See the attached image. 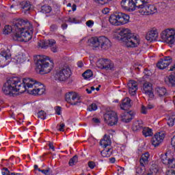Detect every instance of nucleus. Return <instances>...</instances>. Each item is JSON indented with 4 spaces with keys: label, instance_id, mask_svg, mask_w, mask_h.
Returning a JSON list of instances; mask_svg holds the SVG:
<instances>
[{
    "label": "nucleus",
    "instance_id": "1",
    "mask_svg": "<svg viewBox=\"0 0 175 175\" xmlns=\"http://www.w3.org/2000/svg\"><path fill=\"white\" fill-rule=\"evenodd\" d=\"M14 31L13 40L16 42H29L32 39L33 27L29 21L24 19H16L13 21L12 26L6 25L3 29L4 35H9Z\"/></svg>",
    "mask_w": 175,
    "mask_h": 175
},
{
    "label": "nucleus",
    "instance_id": "2",
    "mask_svg": "<svg viewBox=\"0 0 175 175\" xmlns=\"http://www.w3.org/2000/svg\"><path fill=\"white\" fill-rule=\"evenodd\" d=\"M15 84L16 94H24L27 91L31 95H43L46 91L43 85L30 78H24L22 83L15 78Z\"/></svg>",
    "mask_w": 175,
    "mask_h": 175
},
{
    "label": "nucleus",
    "instance_id": "3",
    "mask_svg": "<svg viewBox=\"0 0 175 175\" xmlns=\"http://www.w3.org/2000/svg\"><path fill=\"white\" fill-rule=\"evenodd\" d=\"M37 59L36 70L40 75H47V73H50V72L53 70V68H54V62L50 60L49 57L40 55H38Z\"/></svg>",
    "mask_w": 175,
    "mask_h": 175
},
{
    "label": "nucleus",
    "instance_id": "4",
    "mask_svg": "<svg viewBox=\"0 0 175 175\" xmlns=\"http://www.w3.org/2000/svg\"><path fill=\"white\" fill-rule=\"evenodd\" d=\"M118 38L126 43L127 47H137L139 46V38L134 36L129 29H122L118 33Z\"/></svg>",
    "mask_w": 175,
    "mask_h": 175
},
{
    "label": "nucleus",
    "instance_id": "5",
    "mask_svg": "<svg viewBox=\"0 0 175 175\" xmlns=\"http://www.w3.org/2000/svg\"><path fill=\"white\" fill-rule=\"evenodd\" d=\"M90 42L93 47H96V49L100 47L102 50H107L111 47V42L106 36L92 38L90 40Z\"/></svg>",
    "mask_w": 175,
    "mask_h": 175
},
{
    "label": "nucleus",
    "instance_id": "6",
    "mask_svg": "<svg viewBox=\"0 0 175 175\" xmlns=\"http://www.w3.org/2000/svg\"><path fill=\"white\" fill-rule=\"evenodd\" d=\"M71 75L72 70H70V68L68 66H64L55 70L54 78L59 81H66Z\"/></svg>",
    "mask_w": 175,
    "mask_h": 175
},
{
    "label": "nucleus",
    "instance_id": "7",
    "mask_svg": "<svg viewBox=\"0 0 175 175\" xmlns=\"http://www.w3.org/2000/svg\"><path fill=\"white\" fill-rule=\"evenodd\" d=\"M3 93L8 96H16V78H10L3 85Z\"/></svg>",
    "mask_w": 175,
    "mask_h": 175
},
{
    "label": "nucleus",
    "instance_id": "8",
    "mask_svg": "<svg viewBox=\"0 0 175 175\" xmlns=\"http://www.w3.org/2000/svg\"><path fill=\"white\" fill-rule=\"evenodd\" d=\"M150 158V153L145 152L141 156L139 163L141 166L135 168L137 175H143L146 173V165L148 164V159Z\"/></svg>",
    "mask_w": 175,
    "mask_h": 175
},
{
    "label": "nucleus",
    "instance_id": "9",
    "mask_svg": "<svg viewBox=\"0 0 175 175\" xmlns=\"http://www.w3.org/2000/svg\"><path fill=\"white\" fill-rule=\"evenodd\" d=\"M161 39L168 44H173L175 43V29H167L162 31Z\"/></svg>",
    "mask_w": 175,
    "mask_h": 175
},
{
    "label": "nucleus",
    "instance_id": "10",
    "mask_svg": "<svg viewBox=\"0 0 175 175\" xmlns=\"http://www.w3.org/2000/svg\"><path fill=\"white\" fill-rule=\"evenodd\" d=\"M66 100L73 106H79L81 102V97L75 92H70L66 94Z\"/></svg>",
    "mask_w": 175,
    "mask_h": 175
},
{
    "label": "nucleus",
    "instance_id": "11",
    "mask_svg": "<svg viewBox=\"0 0 175 175\" xmlns=\"http://www.w3.org/2000/svg\"><path fill=\"white\" fill-rule=\"evenodd\" d=\"M104 120L108 125L113 126V125H117L118 116H117V113L113 111H110L104 116Z\"/></svg>",
    "mask_w": 175,
    "mask_h": 175
},
{
    "label": "nucleus",
    "instance_id": "12",
    "mask_svg": "<svg viewBox=\"0 0 175 175\" xmlns=\"http://www.w3.org/2000/svg\"><path fill=\"white\" fill-rule=\"evenodd\" d=\"M158 10L157 7L154 5H149L148 3H146L141 10H139V13L143 16H149V14H155Z\"/></svg>",
    "mask_w": 175,
    "mask_h": 175
},
{
    "label": "nucleus",
    "instance_id": "13",
    "mask_svg": "<svg viewBox=\"0 0 175 175\" xmlns=\"http://www.w3.org/2000/svg\"><path fill=\"white\" fill-rule=\"evenodd\" d=\"M161 162L172 169H175V159L170 154L165 153L161 155Z\"/></svg>",
    "mask_w": 175,
    "mask_h": 175
},
{
    "label": "nucleus",
    "instance_id": "14",
    "mask_svg": "<svg viewBox=\"0 0 175 175\" xmlns=\"http://www.w3.org/2000/svg\"><path fill=\"white\" fill-rule=\"evenodd\" d=\"M165 139V134L163 133H157L152 138V144L154 147H158Z\"/></svg>",
    "mask_w": 175,
    "mask_h": 175
},
{
    "label": "nucleus",
    "instance_id": "15",
    "mask_svg": "<svg viewBox=\"0 0 175 175\" xmlns=\"http://www.w3.org/2000/svg\"><path fill=\"white\" fill-rule=\"evenodd\" d=\"M136 113L133 111H129L128 112H124L121 114L120 120L122 122H131L133 118H135V115Z\"/></svg>",
    "mask_w": 175,
    "mask_h": 175
},
{
    "label": "nucleus",
    "instance_id": "16",
    "mask_svg": "<svg viewBox=\"0 0 175 175\" xmlns=\"http://www.w3.org/2000/svg\"><path fill=\"white\" fill-rule=\"evenodd\" d=\"M172 64V57L170 56L165 57L161 59L157 64L159 69H166Z\"/></svg>",
    "mask_w": 175,
    "mask_h": 175
},
{
    "label": "nucleus",
    "instance_id": "17",
    "mask_svg": "<svg viewBox=\"0 0 175 175\" xmlns=\"http://www.w3.org/2000/svg\"><path fill=\"white\" fill-rule=\"evenodd\" d=\"M158 38V30L153 29L150 31H149L146 36V40L148 42H154L157 40V38Z\"/></svg>",
    "mask_w": 175,
    "mask_h": 175
},
{
    "label": "nucleus",
    "instance_id": "18",
    "mask_svg": "<svg viewBox=\"0 0 175 175\" xmlns=\"http://www.w3.org/2000/svg\"><path fill=\"white\" fill-rule=\"evenodd\" d=\"M133 2V10H136L137 9H142L148 3V0H132Z\"/></svg>",
    "mask_w": 175,
    "mask_h": 175
},
{
    "label": "nucleus",
    "instance_id": "19",
    "mask_svg": "<svg viewBox=\"0 0 175 175\" xmlns=\"http://www.w3.org/2000/svg\"><path fill=\"white\" fill-rule=\"evenodd\" d=\"M128 88L129 94L134 96V95H136V92L137 91V82L135 81H130L128 83Z\"/></svg>",
    "mask_w": 175,
    "mask_h": 175
},
{
    "label": "nucleus",
    "instance_id": "20",
    "mask_svg": "<svg viewBox=\"0 0 175 175\" xmlns=\"http://www.w3.org/2000/svg\"><path fill=\"white\" fill-rule=\"evenodd\" d=\"M118 16L120 25H124L129 23V15L122 12H118Z\"/></svg>",
    "mask_w": 175,
    "mask_h": 175
},
{
    "label": "nucleus",
    "instance_id": "21",
    "mask_svg": "<svg viewBox=\"0 0 175 175\" xmlns=\"http://www.w3.org/2000/svg\"><path fill=\"white\" fill-rule=\"evenodd\" d=\"M144 92L146 95L149 96V98H154V93L152 92V85L151 83L146 82L143 86Z\"/></svg>",
    "mask_w": 175,
    "mask_h": 175
},
{
    "label": "nucleus",
    "instance_id": "22",
    "mask_svg": "<svg viewBox=\"0 0 175 175\" xmlns=\"http://www.w3.org/2000/svg\"><path fill=\"white\" fill-rule=\"evenodd\" d=\"M21 8L23 13L25 14H29L31 10V3L29 1H22L21 3Z\"/></svg>",
    "mask_w": 175,
    "mask_h": 175
},
{
    "label": "nucleus",
    "instance_id": "23",
    "mask_svg": "<svg viewBox=\"0 0 175 175\" xmlns=\"http://www.w3.org/2000/svg\"><path fill=\"white\" fill-rule=\"evenodd\" d=\"M121 6L123 9L126 10L133 11V3L132 0H122L121 1Z\"/></svg>",
    "mask_w": 175,
    "mask_h": 175
},
{
    "label": "nucleus",
    "instance_id": "24",
    "mask_svg": "<svg viewBox=\"0 0 175 175\" xmlns=\"http://www.w3.org/2000/svg\"><path fill=\"white\" fill-rule=\"evenodd\" d=\"M100 146L104 148L109 147V146H111V139H110V136L105 135L100 142Z\"/></svg>",
    "mask_w": 175,
    "mask_h": 175
},
{
    "label": "nucleus",
    "instance_id": "25",
    "mask_svg": "<svg viewBox=\"0 0 175 175\" xmlns=\"http://www.w3.org/2000/svg\"><path fill=\"white\" fill-rule=\"evenodd\" d=\"M131 98L126 97L122 100V103L120 104V109L122 110H128L129 107H132V104L131 103Z\"/></svg>",
    "mask_w": 175,
    "mask_h": 175
},
{
    "label": "nucleus",
    "instance_id": "26",
    "mask_svg": "<svg viewBox=\"0 0 175 175\" xmlns=\"http://www.w3.org/2000/svg\"><path fill=\"white\" fill-rule=\"evenodd\" d=\"M156 92L157 95L160 96V98H163L164 100H165V97L169 95L167 93V90H166V88H157Z\"/></svg>",
    "mask_w": 175,
    "mask_h": 175
},
{
    "label": "nucleus",
    "instance_id": "27",
    "mask_svg": "<svg viewBox=\"0 0 175 175\" xmlns=\"http://www.w3.org/2000/svg\"><path fill=\"white\" fill-rule=\"evenodd\" d=\"M118 13H115L109 16V23L112 25H120V20L118 19Z\"/></svg>",
    "mask_w": 175,
    "mask_h": 175
},
{
    "label": "nucleus",
    "instance_id": "28",
    "mask_svg": "<svg viewBox=\"0 0 175 175\" xmlns=\"http://www.w3.org/2000/svg\"><path fill=\"white\" fill-rule=\"evenodd\" d=\"M166 84L171 87H174L175 85V72H172L169 77L165 79Z\"/></svg>",
    "mask_w": 175,
    "mask_h": 175
},
{
    "label": "nucleus",
    "instance_id": "29",
    "mask_svg": "<svg viewBox=\"0 0 175 175\" xmlns=\"http://www.w3.org/2000/svg\"><path fill=\"white\" fill-rule=\"evenodd\" d=\"M47 42V46L51 48V51L53 53H57L58 49H57V45H55V40H49Z\"/></svg>",
    "mask_w": 175,
    "mask_h": 175
},
{
    "label": "nucleus",
    "instance_id": "30",
    "mask_svg": "<svg viewBox=\"0 0 175 175\" xmlns=\"http://www.w3.org/2000/svg\"><path fill=\"white\" fill-rule=\"evenodd\" d=\"M141 129H143V121L137 120L133 124V131L137 132V131H140Z\"/></svg>",
    "mask_w": 175,
    "mask_h": 175
},
{
    "label": "nucleus",
    "instance_id": "31",
    "mask_svg": "<svg viewBox=\"0 0 175 175\" xmlns=\"http://www.w3.org/2000/svg\"><path fill=\"white\" fill-rule=\"evenodd\" d=\"M14 60L16 64H23L25 62V56L23 53H20L18 55H16Z\"/></svg>",
    "mask_w": 175,
    "mask_h": 175
},
{
    "label": "nucleus",
    "instance_id": "32",
    "mask_svg": "<svg viewBox=\"0 0 175 175\" xmlns=\"http://www.w3.org/2000/svg\"><path fill=\"white\" fill-rule=\"evenodd\" d=\"M111 154H113V149L111 148H105L103 151H101V155L104 158H109Z\"/></svg>",
    "mask_w": 175,
    "mask_h": 175
},
{
    "label": "nucleus",
    "instance_id": "33",
    "mask_svg": "<svg viewBox=\"0 0 175 175\" xmlns=\"http://www.w3.org/2000/svg\"><path fill=\"white\" fill-rule=\"evenodd\" d=\"M107 59H100L96 64L98 68H99L100 69H105V67L106 66V64L107 62Z\"/></svg>",
    "mask_w": 175,
    "mask_h": 175
},
{
    "label": "nucleus",
    "instance_id": "34",
    "mask_svg": "<svg viewBox=\"0 0 175 175\" xmlns=\"http://www.w3.org/2000/svg\"><path fill=\"white\" fill-rule=\"evenodd\" d=\"M142 135H144L145 137H148V136H152V130L148 127H145L142 131Z\"/></svg>",
    "mask_w": 175,
    "mask_h": 175
},
{
    "label": "nucleus",
    "instance_id": "35",
    "mask_svg": "<svg viewBox=\"0 0 175 175\" xmlns=\"http://www.w3.org/2000/svg\"><path fill=\"white\" fill-rule=\"evenodd\" d=\"M114 68V64H113V62H111V61L107 59V63L105 64V67H104V69H105V70H113Z\"/></svg>",
    "mask_w": 175,
    "mask_h": 175
},
{
    "label": "nucleus",
    "instance_id": "36",
    "mask_svg": "<svg viewBox=\"0 0 175 175\" xmlns=\"http://www.w3.org/2000/svg\"><path fill=\"white\" fill-rule=\"evenodd\" d=\"M114 68V64H113V62H111V61L107 59V63L105 64V67H104V69H105V70H113Z\"/></svg>",
    "mask_w": 175,
    "mask_h": 175
},
{
    "label": "nucleus",
    "instance_id": "37",
    "mask_svg": "<svg viewBox=\"0 0 175 175\" xmlns=\"http://www.w3.org/2000/svg\"><path fill=\"white\" fill-rule=\"evenodd\" d=\"M114 68V64H113V62H111V61L107 59V63L105 64V67H104V69H105V70H113Z\"/></svg>",
    "mask_w": 175,
    "mask_h": 175
},
{
    "label": "nucleus",
    "instance_id": "38",
    "mask_svg": "<svg viewBox=\"0 0 175 175\" xmlns=\"http://www.w3.org/2000/svg\"><path fill=\"white\" fill-rule=\"evenodd\" d=\"M175 123V115H172L169 117L167 124L169 126H173Z\"/></svg>",
    "mask_w": 175,
    "mask_h": 175
},
{
    "label": "nucleus",
    "instance_id": "39",
    "mask_svg": "<svg viewBox=\"0 0 175 175\" xmlns=\"http://www.w3.org/2000/svg\"><path fill=\"white\" fill-rule=\"evenodd\" d=\"M52 9L49 5H42L41 7L42 13L47 14L51 12Z\"/></svg>",
    "mask_w": 175,
    "mask_h": 175
},
{
    "label": "nucleus",
    "instance_id": "40",
    "mask_svg": "<svg viewBox=\"0 0 175 175\" xmlns=\"http://www.w3.org/2000/svg\"><path fill=\"white\" fill-rule=\"evenodd\" d=\"M92 75H93L92 70H88L82 74V76L83 77H84V79H90V77H92Z\"/></svg>",
    "mask_w": 175,
    "mask_h": 175
},
{
    "label": "nucleus",
    "instance_id": "41",
    "mask_svg": "<svg viewBox=\"0 0 175 175\" xmlns=\"http://www.w3.org/2000/svg\"><path fill=\"white\" fill-rule=\"evenodd\" d=\"M150 170L152 173L151 174H157V173H158L159 172L158 165H157L156 164H152L150 166Z\"/></svg>",
    "mask_w": 175,
    "mask_h": 175
},
{
    "label": "nucleus",
    "instance_id": "42",
    "mask_svg": "<svg viewBox=\"0 0 175 175\" xmlns=\"http://www.w3.org/2000/svg\"><path fill=\"white\" fill-rule=\"evenodd\" d=\"M78 161L77 155H75L72 158H71L68 162V165L70 166H73V165H76Z\"/></svg>",
    "mask_w": 175,
    "mask_h": 175
},
{
    "label": "nucleus",
    "instance_id": "43",
    "mask_svg": "<svg viewBox=\"0 0 175 175\" xmlns=\"http://www.w3.org/2000/svg\"><path fill=\"white\" fill-rule=\"evenodd\" d=\"M38 47H41V49H47L48 45H47V41L44 40H40L38 43Z\"/></svg>",
    "mask_w": 175,
    "mask_h": 175
},
{
    "label": "nucleus",
    "instance_id": "44",
    "mask_svg": "<svg viewBox=\"0 0 175 175\" xmlns=\"http://www.w3.org/2000/svg\"><path fill=\"white\" fill-rule=\"evenodd\" d=\"M97 109H98V105H96V104L95 103H92L88 107V110H89V111H95V110H97Z\"/></svg>",
    "mask_w": 175,
    "mask_h": 175
},
{
    "label": "nucleus",
    "instance_id": "45",
    "mask_svg": "<svg viewBox=\"0 0 175 175\" xmlns=\"http://www.w3.org/2000/svg\"><path fill=\"white\" fill-rule=\"evenodd\" d=\"M38 118H41V120H46V112L44 111H40L38 113Z\"/></svg>",
    "mask_w": 175,
    "mask_h": 175
},
{
    "label": "nucleus",
    "instance_id": "46",
    "mask_svg": "<svg viewBox=\"0 0 175 175\" xmlns=\"http://www.w3.org/2000/svg\"><path fill=\"white\" fill-rule=\"evenodd\" d=\"M165 175H175V170L172 168H167L165 172Z\"/></svg>",
    "mask_w": 175,
    "mask_h": 175
},
{
    "label": "nucleus",
    "instance_id": "47",
    "mask_svg": "<svg viewBox=\"0 0 175 175\" xmlns=\"http://www.w3.org/2000/svg\"><path fill=\"white\" fill-rule=\"evenodd\" d=\"M1 57H2V58H5V59H9V58L10 57V56L9 55V54H8L5 51H1L0 53Z\"/></svg>",
    "mask_w": 175,
    "mask_h": 175
},
{
    "label": "nucleus",
    "instance_id": "48",
    "mask_svg": "<svg viewBox=\"0 0 175 175\" xmlns=\"http://www.w3.org/2000/svg\"><path fill=\"white\" fill-rule=\"evenodd\" d=\"M96 2V3H98L99 5H106L109 2V0H93Z\"/></svg>",
    "mask_w": 175,
    "mask_h": 175
},
{
    "label": "nucleus",
    "instance_id": "49",
    "mask_svg": "<svg viewBox=\"0 0 175 175\" xmlns=\"http://www.w3.org/2000/svg\"><path fill=\"white\" fill-rule=\"evenodd\" d=\"M57 131H59V132H64V131H65V124L61 123L59 125H57Z\"/></svg>",
    "mask_w": 175,
    "mask_h": 175
},
{
    "label": "nucleus",
    "instance_id": "50",
    "mask_svg": "<svg viewBox=\"0 0 175 175\" xmlns=\"http://www.w3.org/2000/svg\"><path fill=\"white\" fill-rule=\"evenodd\" d=\"M38 172H41V173H42L43 174H45V175H49L50 174V168H48L46 170L38 169Z\"/></svg>",
    "mask_w": 175,
    "mask_h": 175
},
{
    "label": "nucleus",
    "instance_id": "51",
    "mask_svg": "<svg viewBox=\"0 0 175 175\" xmlns=\"http://www.w3.org/2000/svg\"><path fill=\"white\" fill-rule=\"evenodd\" d=\"M66 21L67 23H74L75 24H77V19L75 17H69Z\"/></svg>",
    "mask_w": 175,
    "mask_h": 175
},
{
    "label": "nucleus",
    "instance_id": "52",
    "mask_svg": "<svg viewBox=\"0 0 175 175\" xmlns=\"http://www.w3.org/2000/svg\"><path fill=\"white\" fill-rule=\"evenodd\" d=\"M94 21H92V20H90L86 22V25L89 28L94 27Z\"/></svg>",
    "mask_w": 175,
    "mask_h": 175
},
{
    "label": "nucleus",
    "instance_id": "53",
    "mask_svg": "<svg viewBox=\"0 0 175 175\" xmlns=\"http://www.w3.org/2000/svg\"><path fill=\"white\" fill-rule=\"evenodd\" d=\"M1 173L3 175H10V172L9 171V170L8 168H3Z\"/></svg>",
    "mask_w": 175,
    "mask_h": 175
},
{
    "label": "nucleus",
    "instance_id": "54",
    "mask_svg": "<svg viewBox=\"0 0 175 175\" xmlns=\"http://www.w3.org/2000/svg\"><path fill=\"white\" fill-rule=\"evenodd\" d=\"M88 165L90 169H94V167H95V166H96V165L95 164V162H94V161H89L88 163Z\"/></svg>",
    "mask_w": 175,
    "mask_h": 175
},
{
    "label": "nucleus",
    "instance_id": "55",
    "mask_svg": "<svg viewBox=\"0 0 175 175\" xmlns=\"http://www.w3.org/2000/svg\"><path fill=\"white\" fill-rule=\"evenodd\" d=\"M61 107L58 106L56 107V108L55 109V113L56 114H57V116H61Z\"/></svg>",
    "mask_w": 175,
    "mask_h": 175
},
{
    "label": "nucleus",
    "instance_id": "56",
    "mask_svg": "<svg viewBox=\"0 0 175 175\" xmlns=\"http://www.w3.org/2000/svg\"><path fill=\"white\" fill-rule=\"evenodd\" d=\"M147 107H144V105H143L142 107V114H147Z\"/></svg>",
    "mask_w": 175,
    "mask_h": 175
},
{
    "label": "nucleus",
    "instance_id": "57",
    "mask_svg": "<svg viewBox=\"0 0 175 175\" xmlns=\"http://www.w3.org/2000/svg\"><path fill=\"white\" fill-rule=\"evenodd\" d=\"M49 146V148H51V150H53V151H55V148L54 147L53 142H50Z\"/></svg>",
    "mask_w": 175,
    "mask_h": 175
},
{
    "label": "nucleus",
    "instance_id": "58",
    "mask_svg": "<svg viewBox=\"0 0 175 175\" xmlns=\"http://www.w3.org/2000/svg\"><path fill=\"white\" fill-rule=\"evenodd\" d=\"M92 120L94 124H99V122H100V120L96 118H93Z\"/></svg>",
    "mask_w": 175,
    "mask_h": 175
},
{
    "label": "nucleus",
    "instance_id": "59",
    "mask_svg": "<svg viewBox=\"0 0 175 175\" xmlns=\"http://www.w3.org/2000/svg\"><path fill=\"white\" fill-rule=\"evenodd\" d=\"M109 12H110V10L109 8H104L103 10V14H107V13H109Z\"/></svg>",
    "mask_w": 175,
    "mask_h": 175
},
{
    "label": "nucleus",
    "instance_id": "60",
    "mask_svg": "<svg viewBox=\"0 0 175 175\" xmlns=\"http://www.w3.org/2000/svg\"><path fill=\"white\" fill-rule=\"evenodd\" d=\"M77 66H79V68H83V66H84V64H83V62L79 61L77 62Z\"/></svg>",
    "mask_w": 175,
    "mask_h": 175
},
{
    "label": "nucleus",
    "instance_id": "61",
    "mask_svg": "<svg viewBox=\"0 0 175 175\" xmlns=\"http://www.w3.org/2000/svg\"><path fill=\"white\" fill-rule=\"evenodd\" d=\"M62 29H66L68 28V24H66V23H63V24L62 25Z\"/></svg>",
    "mask_w": 175,
    "mask_h": 175
},
{
    "label": "nucleus",
    "instance_id": "62",
    "mask_svg": "<svg viewBox=\"0 0 175 175\" xmlns=\"http://www.w3.org/2000/svg\"><path fill=\"white\" fill-rule=\"evenodd\" d=\"M109 162H111V163H114V162H116V158L114 157L109 158Z\"/></svg>",
    "mask_w": 175,
    "mask_h": 175
},
{
    "label": "nucleus",
    "instance_id": "63",
    "mask_svg": "<svg viewBox=\"0 0 175 175\" xmlns=\"http://www.w3.org/2000/svg\"><path fill=\"white\" fill-rule=\"evenodd\" d=\"M146 109L151 110V109H154V106L152 105H148Z\"/></svg>",
    "mask_w": 175,
    "mask_h": 175
},
{
    "label": "nucleus",
    "instance_id": "64",
    "mask_svg": "<svg viewBox=\"0 0 175 175\" xmlns=\"http://www.w3.org/2000/svg\"><path fill=\"white\" fill-rule=\"evenodd\" d=\"M170 71L175 70V64L170 68Z\"/></svg>",
    "mask_w": 175,
    "mask_h": 175
}]
</instances>
